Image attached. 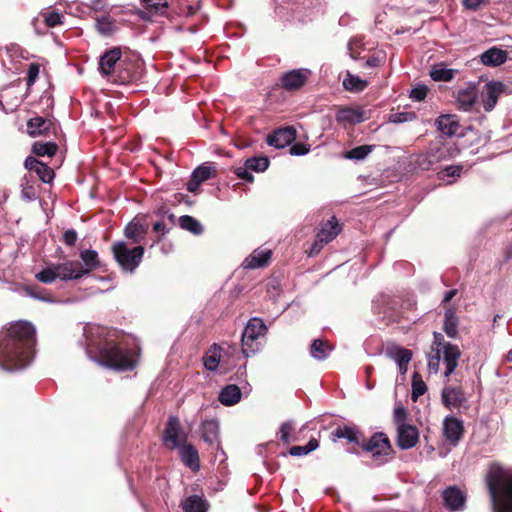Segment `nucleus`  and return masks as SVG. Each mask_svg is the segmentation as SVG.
<instances>
[{
    "mask_svg": "<svg viewBox=\"0 0 512 512\" xmlns=\"http://www.w3.org/2000/svg\"><path fill=\"white\" fill-rule=\"evenodd\" d=\"M84 335L89 359L119 371H128L135 367V355L131 350L116 343L115 330L100 325H89L84 328Z\"/></svg>",
    "mask_w": 512,
    "mask_h": 512,
    "instance_id": "f257e3e1",
    "label": "nucleus"
},
{
    "mask_svg": "<svg viewBox=\"0 0 512 512\" xmlns=\"http://www.w3.org/2000/svg\"><path fill=\"white\" fill-rule=\"evenodd\" d=\"M35 327L27 321L11 323L0 331V368L17 371L27 367L34 357Z\"/></svg>",
    "mask_w": 512,
    "mask_h": 512,
    "instance_id": "f03ea898",
    "label": "nucleus"
},
{
    "mask_svg": "<svg viewBox=\"0 0 512 512\" xmlns=\"http://www.w3.org/2000/svg\"><path fill=\"white\" fill-rule=\"evenodd\" d=\"M486 483L494 512H512V470L491 464Z\"/></svg>",
    "mask_w": 512,
    "mask_h": 512,
    "instance_id": "7ed1b4c3",
    "label": "nucleus"
},
{
    "mask_svg": "<svg viewBox=\"0 0 512 512\" xmlns=\"http://www.w3.org/2000/svg\"><path fill=\"white\" fill-rule=\"evenodd\" d=\"M459 149L455 143L442 137L433 141L427 151L419 157L418 164L423 169H429L435 163L456 157Z\"/></svg>",
    "mask_w": 512,
    "mask_h": 512,
    "instance_id": "20e7f679",
    "label": "nucleus"
},
{
    "mask_svg": "<svg viewBox=\"0 0 512 512\" xmlns=\"http://www.w3.org/2000/svg\"><path fill=\"white\" fill-rule=\"evenodd\" d=\"M112 251L114 258L120 267L129 272H133L139 266L144 255L143 246L129 248L123 241L114 243Z\"/></svg>",
    "mask_w": 512,
    "mask_h": 512,
    "instance_id": "39448f33",
    "label": "nucleus"
},
{
    "mask_svg": "<svg viewBox=\"0 0 512 512\" xmlns=\"http://www.w3.org/2000/svg\"><path fill=\"white\" fill-rule=\"evenodd\" d=\"M267 327L262 319L252 318L247 323L242 333V352L248 357L260 350L259 338L264 336Z\"/></svg>",
    "mask_w": 512,
    "mask_h": 512,
    "instance_id": "423d86ee",
    "label": "nucleus"
},
{
    "mask_svg": "<svg viewBox=\"0 0 512 512\" xmlns=\"http://www.w3.org/2000/svg\"><path fill=\"white\" fill-rule=\"evenodd\" d=\"M186 439L187 435L183 432L178 417L170 416L163 435L165 445L170 449H175L180 447Z\"/></svg>",
    "mask_w": 512,
    "mask_h": 512,
    "instance_id": "0eeeda50",
    "label": "nucleus"
},
{
    "mask_svg": "<svg viewBox=\"0 0 512 512\" xmlns=\"http://www.w3.org/2000/svg\"><path fill=\"white\" fill-rule=\"evenodd\" d=\"M506 86L499 81L486 83L480 92V104L486 112L492 111L498 101V98L504 93Z\"/></svg>",
    "mask_w": 512,
    "mask_h": 512,
    "instance_id": "6e6552de",
    "label": "nucleus"
},
{
    "mask_svg": "<svg viewBox=\"0 0 512 512\" xmlns=\"http://www.w3.org/2000/svg\"><path fill=\"white\" fill-rule=\"evenodd\" d=\"M365 451L372 454L376 460L382 461L391 452V445L388 437L384 433H375L366 443L362 444Z\"/></svg>",
    "mask_w": 512,
    "mask_h": 512,
    "instance_id": "1a4fd4ad",
    "label": "nucleus"
},
{
    "mask_svg": "<svg viewBox=\"0 0 512 512\" xmlns=\"http://www.w3.org/2000/svg\"><path fill=\"white\" fill-rule=\"evenodd\" d=\"M444 506L451 512L463 511L466 506L467 495L459 487L452 485L442 492Z\"/></svg>",
    "mask_w": 512,
    "mask_h": 512,
    "instance_id": "9d476101",
    "label": "nucleus"
},
{
    "mask_svg": "<svg viewBox=\"0 0 512 512\" xmlns=\"http://www.w3.org/2000/svg\"><path fill=\"white\" fill-rule=\"evenodd\" d=\"M340 230L339 223L336 217L333 216L322 226L317 235V240L312 246V252L320 251L324 245L332 241L340 233Z\"/></svg>",
    "mask_w": 512,
    "mask_h": 512,
    "instance_id": "9b49d317",
    "label": "nucleus"
},
{
    "mask_svg": "<svg viewBox=\"0 0 512 512\" xmlns=\"http://www.w3.org/2000/svg\"><path fill=\"white\" fill-rule=\"evenodd\" d=\"M440 349L441 359L445 365L444 376L449 377L457 368L461 351L457 345L444 343Z\"/></svg>",
    "mask_w": 512,
    "mask_h": 512,
    "instance_id": "f8f14e48",
    "label": "nucleus"
},
{
    "mask_svg": "<svg viewBox=\"0 0 512 512\" xmlns=\"http://www.w3.org/2000/svg\"><path fill=\"white\" fill-rule=\"evenodd\" d=\"M464 433V425L461 419L454 416H447L443 421V434L446 440L456 446Z\"/></svg>",
    "mask_w": 512,
    "mask_h": 512,
    "instance_id": "ddd939ff",
    "label": "nucleus"
},
{
    "mask_svg": "<svg viewBox=\"0 0 512 512\" xmlns=\"http://www.w3.org/2000/svg\"><path fill=\"white\" fill-rule=\"evenodd\" d=\"M310 75L308 69H294L284 73L280 79L281 86L288 91L300 89Z\"/></svg>",
    "mask_w": 512,
    "mask_h": 512,
    "instance_id": "4468645a",
    "label": "nucleus"
},
{
    "mask_svg": "<svg viewBox=\"0 0 512 512\" xmlns=\"http://www.w3.org/2000/svg\"><path fill=\"white\" fill-rule=\"evenodd\" d=\"M296 138V130L291 127H281L267 136V144L277 149L284 148L291 144Z\"/></svg>",
    "mask_w": 512,
    "mask_h": 512,
    "instance_id": "2eb2a0df",
    "label": "nucleus"
},
{
    "mask_svg": "<svg viewBox=\"0 0 512 512\" xmlns=\"http://www.w3.org/2000/svg\"><path fill=\"white\" fill-rule=\"evenodd\" d=\"M419 439L417 428L410 424H402L397 427V445L401 449H410L414 447Z\"/></svg>",
    "mask_w": 512,
    "mask_h": 512,
    "instance_id": "dca6fc26",
    "label": "nucleus"
},
{
    "mask_svg": "<svg viewBox=\"0 0 512 512\" xmlns=\"http://www.w3.org/2000/svg\"><path fill=\"white\" fill-rule=\"evenodd\" d=\"M385 355L395 361L401 374L406 373L408 363L412 359V352L398 345H388L385 349Z\"/></svg>",
    "mask_w": 512,
    "mask_h": 512,
    "instance_id": "f3484780",
    "label": "nucleus"
},
{
    "mask_svg": "<svg viewBox=\"0 0 512 512\" xmlns=\"http://www.w3.org/2000/svg\"><path fill=\"white\" fill-rule=\"evenodd\" d=\"M58 278L62 281L78 280L83 277L82 270H80V262L65 261L55 264Z\"/></svg>",
    "mask_w": 512,
    "mask_h": 512,
    "instance_id": "a211bd4d",
    "label": "nucleus"
},
{
    "mask_svg": "<svg viewBox=\"0 0 512 512\" xmlns=\"http://www.w3.org/2000/svg\"><path fill=\"white\" fill-rule=\"evenodd\" d=\"M121 50L113 47L107 50L99 60V71L103 76H110L115 68L116 63L121 59Z\"/></svg>",
    "mask_w": 512,
    "mask_h": 512,
    "instance_id": "6ab92c4d",
    "label": "nucleus"
},
{
    "mask_svg": "<svg viewBox=\"0 0 512 512\" xmlns=\"http://www.w3.org/2000/svg\"><path fill=\"white\" fill-rule=\"evenodd\" d=\"M478 92L474 85L458 91L456 96V104L458 109L462 111H471L477 103Z\"/></svg>",
    "mask_w": 512,
    "mask_h": 512,
    "instance_id": "aec40b11",
    "label": "nucleus"
},
{
    "mask_svg": "<svg viewBox=\"0 0 512 512\" xmlns=\"http://www.w3.org/2000/svg\"><path fill=\"white\" fill-rule=\"evenodd\" d=\"M441 397L443 404L449 409L458 408L466 401L464 392L460 387H444Z\"/></svg>",
    "mask_w": 512,
    "mask_h": 512,
    "instance_id": "412c9836",
    "label": "nucleus"
},
{
    "mask_svg": "<svg viewBox=\"0 0 512 512\" xmlns=\"http://www.w3.org/2000/svg\"><path fill=\"white\" fill-rule=\"evenodd\" d=\"M437 129L445 136L457 135L460 124L456 115L444 114L436 119Z\"/></svg>",
    "mask_w": 512,
    "mask_h": 512,
    "instance_id": "4be33fe9",
    "label": "nucleus"
},
{
    "mask_svg": "<svg viewBox=\"0 0 512 512\" xmlns=\"http://www.w3.org/2000/svg\"><path fill=\"white\" fill-rule=\"evenodd\" d=\"M201 437L209 445L219 448V423L217 420H205L201 424Z\"/></svg>",
    "mask_w": 512,
    "mask_h": 512,
    "instance_id": "5701e85b",
    "label": "nucleus"
},
{
    "mask_svg": "<svg viewBox=\"0 0 512 512\" xmlns=\"http://www.w3.org/2000/svg\"><path fill=\"white\" fill-rule=\"evenodd\" d=\"M270 257L271 251L269 249L258 248L244 260L242 265L246 269H256L265 266Z\"/></svg>",
    "mask_w": 512,
    "mask_h": 512,
    "instance_id": "b1692460",
    "label": "nucleus"
},
{
    "mask_svg": "<svg viewBox=\"0 0 512 512\" xmlns=\"http://www.w3.org/2000/svg\"><path fill=\"white\" fill-rule=\"evenodd\" d=\"M178 448L183 463L191 470L198 471L200 469V459L195 447L191 444H185Z\"/></svg>",
    "mask_w": 512,
    "mask_h": 512,
    "instance_id": "393cba45",
    "label": "nucleus"
},
{
    "mask_svg": "<svg viewBox=\"0 0 512 512\" xmlns=\"http://www.w3.org/2000/svg\"><path fill=\"white\" fill-rule=\"evenodd\" d=\"M80 258L83 263H80V270L82 275L86 276L91 271L95 270L100 266V260L98 253L95 250L85 249L80 252Z\"/></svg>",
    "mask_w": 512,
    "mask_h": 512,
    "instance_id": "a878e982",
    "label": "nucleus"
},
{
    "mask_svg": "<svg viewBox=\"0 0 512 512\" xmlns=\"http://www.w3.org/2000/svg\"><path fill=\"white\" fill-rule=\"evenodd\" d=\"M336 121L340 124H357L364 121V112L361 109L342 108L336 113Z\"/></svg>",
    "mask_w": 512,
    "mask_h": 512,
    "instance_id": "bb28decb",
    "label": "nucleus"
},
{
    "mask_svg": "<svg viewBox=\"0 0 512 512\" xmlns=\"http://www.w3.org/2000/svg\"><path fill=\"white\" fill-rule=\"evenodd\" d=\"M332 440L346 439L350 443L360 444L362 440L361 433L354 427L339 426L331 434Z\"/></svg>",
    "mask_w": 512,
    "mask_h": 512,
    "instance_id": "cd10ccee",
    "label": "nucleus"
},
{
    "mask_svg": "<svg viewBox=\"0 0 512 512\" xmlns=\"http://www.w3.org/2000/svg\"><path fill=\"white\" fill-rule=\"evenodd\" d=\"M241 390L237 385L229 384L222 388L219 401L225 406H232L241 400Z\"/></svg>",
    "mask_w": 512,
    "mask_h": 512,
    "instance_id": "c85d7f7f",
    "label": "nucleus"
},
{
    "mask_svg": "<svg viewBox=\"0 0 512 512\" xmlns=\"http://www.w3.org/2000/svg\"><path fill=\"white\" fill-rule=\"evenodd\" d=\"M148 227L138 221H131L124 230L127 238L132 240L133 243H140L144 240L147 234Z\"/></svg>",
    "mask_w": 512,
    "mask_h": 512,
    "instance_id": "c756f323",
    "label": "nucleus"
},
{
    "mask_svg": "<svg viewBox=\"0 0 512 512\" xmlns=\"http://www.w3.org/2000/svg\"><path fill=\"white\" fill-rule=\"evenodd\" d=\"M181 508L184 512H207L208 505L199 495H191L181 502Z\"/></svg>",
    "mask_w": 512,
    "mask_h": 512,
    "instance_id": "7c9ffc66",
    "label": "nucleus"
},
{
    "mask_svg": "<svg viewBox=\"0 0 512 512\" xmlns=\"http://www.w3.org/2000/svg\"><path fill=\"white\" fill-rule=\"evenodd\" d=\"M332 350L333 346L322 339H315L310 345V355L318 361L327 359Z\"/></svg>",
    "mask_w": 512,
    "mask_h": 512,
    "instance_id": "2f4dec72",
    "label": "nucleus"
},
{
    "mask_svg": "<svg viewBox=\"0 0 512 512\" xmlns=\"http://www.w3.org/2000/svg\"><path fill=\"white\" fill-rule=\"evenodd\" d=\"M52 125L51 120L37 116L28 121L27 128L31 136H38L49 131Z\"/></svg>",
    "mask_w": 512,
    "mask_h": 512,
    "instance_id": "473e14b6",
    "label": "nucleus"
},
{
    "mask_svg": "<svg viewBox=\"0 0 512 512\" xmlns=\"http://www.w3.org/2000/svg\"><path fill=\"white\" fill-rule=\"evenodd\" d=\"M506 59V52L498 48H491L481 55V62L487 66L501 65Z\"/></svg>",
    "mask_w": 512,
    "mask_h": 512,
    "instance_id": "72a5a7b5",
    "label": "nucleus"
},
{
    "mask_svg": "<svg viewBox=\"0 0 512 512\" xmlns=\"http://www.w3.org/2000/svg\"><path fill=\"white\" fill-rule=\"evenodd\" d=\"M459 319L453 309H447L444 314L443 330L450 338H456L458 335Z\"/></svg>",
    "mask_w": 512,
    "mask_h": 512,
    "instance_id": "f704fd0d",
    "label": "nucleus"
},
{
    "mask_svg": "<svg viewBox=\"0 0 512 512\" xmlns=\"http://www.w3.org/2000/svg\"><path fill=\"white\" fill-rule=\"evenodd\" d=\"M221 347L214 344L203 357V363L207 370L215 371L221 359Z\"/></svg>",
    "mask_w": 512,
    "mask_h": 512,
    "instance_id": "c9c22d12",
    "label": "nucleus"
},
{
    "mask_svg": "<svg viewBox=\"0 0 512 512\" xmlns=\"http://www.w3.org/2000/svg\"><path fill=\"white\" fill-rule=\"evenodd\" d=\"M26 295L39 301L47 303H58L59 301L47 290L36 286H26L24 288Z\"/></svg>",
    "mask_w": 512,
    "mask_h": 512,
    "instance_id": "e433bc0d",
    "label": "nucleus"
},
{
    "mask_svg": "<svg viewBox=\"0 0 512 512\" xmlns=\"http://www.w3.org/2000/svg\"><path fill=\"white\" fill-rule=\"evenodd\" d=\"M455 70L447 68L443 63L436 64L430 71L434 81H450L455 75Z\"/></svg>",
    "mask_w": 512,
    "mask_h": 512,
    "instance_id": "4c0bfd02",
    "label": "nucleus"
},
{
    "mask_svg": "<svg viewBox=\"0 0 512 512\" xmlns=\"http://www.w3.org/2000/svg\"><path fill=\"white\" fill-rule=\"evenodd\" d=\"M182 229L191 232L194 235H200L203 232L202 224L192 216L183 215L178 220Z\"/></svg>",
    "mask_w": 512,
    "mask_h": 512,
    "instance_id": "58836bf2",
    "label": "nucleus"
},
{
    "mask_svg": "<svg viewBox=\"0 0 512 512\" xmlns=\"http://www.w3.org/2000/svg\"><path fill=\"white\" fill-rule=\"evenodd\" d=\"M301 4L305 16L310 20L324 11V3L322 0H303Z\"/></svg>",
    "mask_w": 512,
    "mask_h": 512,
    "instance_id": "ea45409f",
    "label": "nucleus"
},
{
    "mask_svg": "<svg viewBox=\"0 0 512 512\" xmlns=\"http://www.w3.org/2000/svg\"><path fill=\"white\" fill-rule=\"evenodd\" d=\"M368 85L366 80L361 79L358 76L347 73V76L343 80V86L348 91L359 92L363 91Z\"/></svg>",
    "mask_w": 512,
    "mask_h": 512,
    "instance_id": "a19ab883",
    "label": "nucleus"
},
{
    "mask_svg": "<svg viewBox=\"0 0 512 512\" xmlns=\"http://www.w3.org/2000/svg\"><path fill=\"white\" fill-rule=\"evenodd\" d=\"M319 447V442L315 438H311L309 442L304 446H292L289 449V454L295 457H301L309 454Z\"/></svg>",
    "mask_w": 512,
    "mask_h": 512,
    "instance_id": "79ce46f5",
    "label": "nucleus"
},
{
    "mask_svg": "<svg viewBox=\"0 0 512 512\" xmlns=\"http://www.w3.org/2000/svg\"><path fill=\"white\" fill-rule=\"evenodd\" d=\"M32 151L37 156H53L57 151V145L53 142L41 143L35 142L32 146Z\"/></svg>",
    "mask_w": 512,
    "mask_h": 512,
    "instance_id": "37998d69",
    "label": "nucleus"
},
{
    "mask_svg": "<svg viewBox=\"0 0 512 512\" xmlns=\"http://www.w3.org/2000/svg\"><path fill=\"white\" fill-rule=\"evenodd\" d=\"M373 149V145H361L347 151L344 157L350 160H363Z\"/></svg>",
    "mask_w": 512,
    "mask_h": 512,
    "instance_id": "c03bdc74",
    "label": "nucleus"
},
{
    "mask_svg": "<svg viewBox=\"0 0 512 512\" xmlns=\"http://www.w3.org/2000/svg\"><path fill=\"white\" fill-rule=\"evenodd\" d=\"M269 159L267 157H252L245 161L246 168L255 172H264L269 166Z\"/></svg>",
    "mask_w": 512,
    "mask_h": 512,
    "instance_id": "a18cd8bd",
    "label": "nucleus"
},
{
    "mask_svg": "<svg viewBox=\"0 0 512 512\" xmlns=\"http://www.w3.org/2000/svg\"><path fill=\"white\" fill-rule=\"evenodd\" d=\"M58 278L55 264L44 268L36 274V279L44 284H51Z\"/></svg>",
    "mask_w": 512,
    "mask_h": 512,
    "instance_id": "49530a36",
    "label": "nucleus"
},
{
    "mask_svg": "<svg viewBox=\"0 0 512 512\" xmlns=\"http://www.w3.org/2000/svg\"><path fill=\"white\" fill-rule=\"evenodd\" d=\"M294 430V422L286 421L283 422L279 429L280 440L284 444H290L291 442L297 441V438L293 436L291 433Z\"/></svg>",
    "mask_w": 512,
    "mask_h": 512,
    "instance_id": "de8ad7c7",
    "label": "nucleus"
},
{
    "mask_svg": "<svg viewBox=\"0 0 512 512\" xmlns=\"http://www.w3.org/2000/svg\"><path fill=\"white\" fill-rule=\"evenodd\" d=\"M96 29L101 35H110L114 31V22L109 16L98 17Z\"/></svg>",
    "mask_w": 512,
    "mask_h": 512,
    "instance_id": "09e8293b",
    "label": "nucleus"
},
{
    "mask_svg": "<svg viewBox=\"0 0 512 512\" xmlns=\"http://www.w3.org/2000/svg\"><path fill=\"white\" fill-rule=\"evenodd\" d=\"M215 172V167L208 164L198 166L192 173L194 178L198 179L201 183L210 179Z\"/></svg>",
    "mask_w": 512,
    "mask_h": 512,
    "instance_id": "8fccbe9b",
    "label": "nucleus"
},
{
    "mask_svg": "<svg viewBox=\"0 0 512 512\" xmlns=\"http://www.w3.org/2000/svg\"><path fill=\"white\" fill-rule=\"evenodd\" d=\"M427 390V386L424 381L418 376L417 373L413 375L412 379V393L411 398L413 401H416L420 396H422Z\"/></svg>",
    "mask_w": 512,
    "mask_h": 512,
    "instance_id": "3c124183",
    "label": "nucleus"
},
{
    "mask_svg": "<svg viewBox=\"0 0 512 512\" xmlns=\"http://www.w3.org/2000/svg\"><path fill=\"white\" fill-rule=\"evenodd\" d=\"M41 15L48 27H55L62 24V15L57 11L42 12Z\"/></svg>",
    "mask_w": 512,
    "mask_h": 512,
    "instance_id": "603ef678",
    "label": "nucleus"
},
{
    "mask_svg": "<svg viewBox=\"0 0 512 512\" xmlns=\"http://www.w3.org/2000/svg\"><path fill=\"white\" fill-rule=\"evenodd\" d=\"M149 13L155 12L162 14L167 8V0H144Z\"/></svg>",
    "mask_w": 512,
    "mask_h": 512,
    "instance_id": "864d4df0",
    "label": "nucleus"
},
{
    "mask_svg": "<svg viewBox=\"0 0 512 512\" xmlns=\"http://www.w3.org/2000/svg\"><path fill=\"white\" fill-rule=\"evenodd\" d=\"M35 172L44 183H50L54 178L53 170L44 163L38 166Z\"/></svg>",
    "mask_w": 512,
    "mask_h": 512,
    "instance_id": "5fc2aeb1",
    "label": "nucleus"
},
{
    "mask_svg": "<svg viewBox=\"0 0 512 512\" xmlns=\"http://www.w3.org/2000/svg\"><path fill=\"white\" fill-rule=\"evenodd\" d=\"M414 119H416V114L414 112H397L389 116V121L391 123H404Z\"/></svg>",
    "mask_w": 512,
    "mask_h": 512,
    "instance_id": "6e6d98bb",
    "label": "nucleus"
},
{
    "mask_svg": "<svg viewBox=\"0 0 512 512\" xmlns=\"http://www.w3.org/2000/svg\"><path fill=\"white\" fill-rule=\"evenodd\" d=\"M440 360H441L440 349L437 348L435 355H430L428 357V368H429L430 372L437 373L439 371Z\"/></svg>",
    "mask_w": 512,
    "mask_h": 512,
    "instance_id": "4d7b16f0",
    "label": "nucleus"
},
{
    "mask_svg": "<svg viewBox=\"0 0 512 512\" xmlns=\"http://www.w3.org/2000/svg\"><path fill=\"white\" fill-rule=\"evenodd\" d=\"M39 75V65L31 63L27 71V85L31 86L35 83Z\"/></svg>",
    "mask_w": 512,
    "mask_h": 512,
    "instance_id": "13d9d810",
    "label": "nucleus"
},
{
    "mask_svg": "<svg viewBox=\"0 0 512 512\" xmlns=\"http://www.w3.org/2000/svg\"><path fill=\"white\" fill-rule=\"evenodd\" d=\"M309 152V147L303 143H296L290 148V154L303 156Z\"/></svg>",
    "mask_w": 512,
    "mask_h": 512,
    "instance_id": "bf43d9fd",
    "label": "nucleus"
},
{
    "mask_svg": "<svg viewBox=\"0 0 512 512\" xmlns=\"http://www.w3.org/2000/svg\"><path fill=\"white\" fill-rule=\"evenodd\" d=\"M406 415V410L403 407H397L394 410V420L397 427L401 426L402 424H406Z\"/></svg>",
    "mask_w": 512,
    "mask_h": 512,
    "instance_id": "052dcab7",
    "label": "nucleus"
},
{
    "mask_svg": "<svg viewBox=\"0 0 512 512\" xmlns=\"http://www.w3.org/2000/svg\"><path fill=\"white\" fill-rule=\"evenodd\" d=\"M427 95V89L424 86L416 87L412 89L410 97L414 100L421 101L425 99Z\"/></svg>",
    "mask_w": 512,
    "mask_h": 512,
    "instance_id": "680f3d73",
    "label": "nucleus"
},
{
    "mask_svg": "<svg viewBox=\"0 0 512 512\" xmlns=\"http://www.w3.org/2000/svg\"><path fill=\"white\" fill-rule=\"evenodd\" d=\"M249 169L244 167H238L235 170V174L242 180L247 182H252L254 177L253 175L248 171Z\"/></svg>",
    "mask_w": 512,
    "mask_h": 512,
    "instance_id": "e2e57ef3",
    "label": "nucleus"
},
{
    "mask_svg": "<svg viewBox=\"0 0 512 512\" xmlns=\"http://www.w3.org/2000/svg\"><path fill=\"white\" fill-rule=\"evenodd\" d=\"M77 240V232L74 229H69L63 234V242L66 245L72 246Z\"/></svg>",
    "mask_w": 512,
    "mask_h": 512,
    "instance_id": "0e129e2a",
    "label": "nucleus"
},
{
    "mask_svg": "<svg viewBox=\"0 0 512 512\" xmlns=\"http://www.w3.org/2000/svg\"><path fill=\"white\" fill-rule=\"evenodd\" d=\"M487 0H462L465 8L469 10H477L482 4L486 3Z\"/></svg>",
    "mask_w": 512,
    "mask_h": 512,
    "instance_id": "69168bd1",
    "label": "nucleus"
},
{
    "mask_svg": "<svg viewBox=\"0 0 512 512\" xmlns=\"http://www.w3.org/2000/svg\"><path fill=\"white\" fill-rule=\"evenodd\" d=\"M41 164H42V162H40L39 160H37L36 158H34L32 156L27 157L24 162L25 168H27L31 171H36L38 166H40Z\"/></svg>",
    "mask_w": 512,
    "mask_h": 512,
    "instance_id": "338daca9",
    "label": "nucleus"
},
{
    "mask_svg": "<svg viewBox=\"0 0 512 512\" xmlns=\"http://www.w3.org/2000/svg\"><path fill=\"white\" fill-rule=\"evenodd\" d=\"M201 185V182L191 175V179L187 183V190L192 193H196Z\"/></svg>",
    "mask_w": 512,
    "mask_h": 512,
    "instance_id": "774afa93",
    "label": "nucleus"
}]
</instances>
